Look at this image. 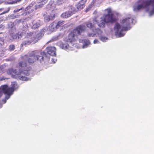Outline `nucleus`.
Returning a JSON list of instances; mask_svg holds the SVG:
<instances>
[{"mask_svg":"<svg viewBox=\"0 0 154 154\" xmlns=\"http://www.w3.org/2000/svg\"><path fill=\"white\" fill-rule=\"evenodd\" d=\"M107 14H105L100 18L96 17L93 19V21L97 24L98 26L100 28L105 27V23H113L117 20V18L114 15V14L111 8H108L105 9Z\"/></svg>","mask_w":154,"mask_h":154,"instance_id":"nucleus-1","label":"nucleus"},{"mask_svg":"<svg viewBox=\"0 0 154 154\" xmlns=\"http://www.w3.org/2000/svg\"><path fill=\"white\" fill-rule=\"evenodd\" d=\"M50 58L47 56V53L44 51H34L29 54L26 59L29 65H32L36 61L42 63L48 62Z\"/></svg>","mask_w":154,"mask_h":154,"instance_id":"nucleus-2","label":"nucleus"},{"mask_svg":"<svg viewBox=\"0 0 154 154\" xmlns=\"http://www.w3.org/2000/svg\"><path fill=\"white\" fill-rule=\"evenodd\" d=\"M137 3V6L134 7V11H135L145 8L151 4L154 7V0H138Z\"/></svg>","mask_w":154,"mask_h":154,"instance_id":"nucleus-3","label":"nucleus"},{"mask_svg":"<svg viewBox=\"0 0 154 154\" xmlns=\"http://www.w3.org/2000/svg\"><path fill=\"white\" fill-rule=\"evenodd\" d=\"M7 73L8 75L15 74L17 75L20 79L22 81H26L28 80V78L23 76H21L22 74H24V72H23L20 68L18 70L12 68L9 69L7 71Z\"/></svg>","mask_w":154,"mask_h":154,"instance_id":"nucleus-4","label":"nucleus"},{"mask_svg":"<svg viewBox=\"0 0 154 154\" xmlns=\"http://www.w3.org/2000/svg\"><path fill=\"white\" fill-rule=\"evenodd\" d=\"M26 60H22L20 61L18 63V67L23 72L24 74L26 75H29V73L28 72L31 69V67L29 64L27 63Z\"/></svg>","mask_w":154,"mask_h":154,"instance_id":"nucleus-5","label":"nucleus"},{"mask_svg":"<svg viewBox=\"0 0 154 154\" xmlns=\"http://www.w3.org/2000/svg\"><path fill=\"white\" fill-rule=\"evenodd\" d=\"M2 92L6 94L5 99L6 100L10 98V96L13 94L14 90V87L12 86L8 87L7 85H4L1 86Z\"/></svg>","mask_w":154,"mask_h":154,"instance_id":"nucleus-6","label":"nucleus"},{"mask_svg":"<svg viewBox=\"0 0 154 154\" xmlns=\"http://www.w3.org/2000/svg\"><path fill=\"white\" fill-rule=\"evenodd\" d=\"M133 20L134 19L131 17L123 19L121 22L122 27L125 28V30H128L130 29V24L133 23Z\"/></svg>","mask_w":154,"mask_h":154,"instance_id":"nucleus-7","label":"nucleus"},{"mask_svg":"<svg viewBox=\"0 0 154 154\" xmlns=\"http://www.w3.org/2000/svg\"><path fill=\"white\" fill-rule=\"evenodd\" d=\"M85 25L81 24L77 26L76 28L73 30V32L75 35H81L82 32L85 30Z\"/></svg>","mask_w":154,"mask_h":154,"instance_id":"nucleus-8","label":"nucleus"},{"mask_svg":"<svg viewBox=\"0 0 154 154\" xmlns=\"http://www.w3.org/2000/svg\"><path fill=\"white\" fill-rule=\"evenodd\" d=\"M121 27V25L118 23H116V24L114 27L115 29H117L116 33H118V35L119 37H121L123 36L125 34V33L123 32L127 30H125V28L122 27L120 31L119 32V29H120Z\"/></svg>","mask_w":154,"mask_h":154,"instance_id":"nucleus-9","label":"nucleus"},{"mask_svg":"<svg viewBox=\"0 0 154 154\" xmlns=\"http://www.w3.org/2000/svg\"><path fill=\"white\" fill-rule=\"evenodd\" d=\"M93 33H89L87 35L88 37H94L95 35H101L102 33V31L99 28H96L95 30L92 31Z\"/></svg>","mask_w":154,"mask_h":154,"instance_id":"nucleus-10","label":"nucleus"},{"mask_svg":"<svg viewBox=\"0 0 154 154\" xmlns=\"http://www.w3.org/2000/svg\"><path fill=\"white\" fill-rule=\"evenodd\" d=\"M48 54L52 56L56 55V48L54 47L50 46L46 48Z\"/></svg>","mask_w":154,"mask_h":154,"instance_id":"nucleus-11","label":"nucleus"},{"mask_svg":"<svg viewBox=\"0 0 154 154\" xmlns=\"http://www.w3.org/2000/svg\"><path fill=\"white\" fill-rule=\"evenodd\" d=\"M86 2V0H81L75 5L79 11L81 10L85 7V4Z\"/></svg>","mask_w":154,"mask_h":154,"instance_id":"nucleus-12","label":"nucleus"},{"mask_svg":"<svg viewBox=\"0 0 154 154\" xmlns=\"http://www.w3.org/2000/svg\"><path fill=\"white\" fill-rule=\"evenodd\" d=\"M75 34L73 31H72L70 32L68 38L67 39V42H72L75 41V37H77V36L75 35Z\"/></svg>","mask_w":154,"mask_h":154,"instance_id":"nucleus-13","label":"nucleus"},{"mask_svg":"<svg viewBox=\"0 0 154 154\" xmlns=\"http://www.w3.org/2000/svg\"><path fill=\"white\" fill-rule=\"evenodd\" d=\"M86 26L87 28L92 31H94L97 28L96 27L94 23H93L91 21H88L85 23Z\"/></svg>","mask_w":154,"mask_h":154,"instance_id":"nucleus-14","label":"nucleus"},{"mask_svg":"<svg viewBox=\"0 0 154 154\" xmlns=\"http://www.w3.org/2000/svg\"><path fill=\"white\" fill-rule=\"evenodd\" d=\"M55 15L54 14H50V15L45 14L44 17L45 21L48 22L50 20H52L55 17Z\"/></svg>","mask_w":154,"mask_h":154,"instance_id":"nucleus-15","label":"nucleus"},{"mask_svg":"<svg viewBox=\"0 0 154 154\" xmlns=\"http://www.w3.org/2000/svg\"><path fill=\"white\" fill-rule=\"evenodd\" d=\"M72 14V13L71 11H67L61 14V17L63 18H67L71 17Z\"/></svg>","mask_w":154,"mask_h":154,"instance_id":"nucleus-16","label":"nucleus"},{"mask_svg":"<svg viewBox=\"0 0 154 154\" xmlns=\"http://www.w3.org/2000/svg\"><path fill=\"white\" fill-rule=\"evenodd\" d=\"M65 23V21L63 20H60L55 25V28L56 29H57L60 27L62 26L63 25H64Z\"/></svg>","mask_w":154,"mask_h":154,"instance_id":"nucleus-17","label":"nucleus"},{"mask_svg":"<svg viewBox=\"0 0 154 154\" xmlns=\"http://www.w3.org/2000/svg\"><path fill=\"white\" fill-rule=\"evenodd\" d=\"M55 24L54 22L51 23L49 26L48 29L50 32H53L55 30Z\"/></svg>","mask_w":154,"mask_h":154,"instance_id":"nucleus-18","label":"nucleus"},{"mask_svg":"<svg viewBox=\"0 0 154 154\" xmlns=\"http://www.w3.org/2000/svg\"><path fill=\"white\" fill-rule=\"evenodd\" d=\"M32 42L31 40H30L24 41L22 42V44H21V45L22 46H26L27 45H30Z\"/></svg>","mask_w":154,"mask_h":154,"instance_id":"nucleus-19","label":"nucleus"},{"mask_svg":"<svg viewBox=\"0 0 154 154\" xmlns=\"http://www.w3.org/2000/svg\"><path fill=\"white\" fill-rule=\"evenodd\" d=\"M9 36L10 37V40L12 41H13L17 38L16 35L13 32H10Z\"/></svg>","mask_w":154,"mask_h":154,"instance_id":"nucleus-20","label":"nucleus"},{"mask_svg":"<svg viewBox=\"0 0 154 154\" xmlns=\"http://www.w3.org/2000/svg\"><path fill=\"white\" fill-rule=\"evenodd\" d=\"M47 0H42L39 4L37 6V8H42L47 2Z\"/></svg>","mask_w":154,"mask_h":154,"instance_id":"nucleus-21","label":"nucleus"},{"mask_svg":"<svg viewBox=\"0 0 154 154\" xmlns=\"http://www.w3.org/2000/svg\"><path fill=\"white\" fill-rule=\"evenodd\" d=\"M21 0H8L7 3L9 4H13L19 2Z\"/></svg>","mask_w":154,"mask_h":154,"instance_id":"nucleus-22","label":"nucleus"},{"mask_svg":"<svg viewBox=\"0 0 154 154\" xmlns=\"http://www.w3.org/2000/svg\"><path fill=\"white\" fill-rule=\"evenodd\" d=\"M61 46L62 47V49H67L69 48V45L66 43L62 44L61 45Z\"/></svg>","mask_w":154,"mask_h":154,"instance_id":"nucleus-23","label":"nucleus"},{"mask_svg":"<svg viewBox=\"0 0 154 154\" xmlns=\"http://www.w3.org/2000/svg\"><path fill=\"white\" fill-rule=\"evenodd\" d=\"M77 8H76V6L75 5L74 7H72L71 8V11H71L72 13V14H75L76 12L78 11V10H77Z\"/></svg>","mask_w":154,"mask_h":154,"instance_id":"nucleus-24","label":"nucleus"},{"mask_svg":"<svg viewBox=\"0 0 154 154\" xmlns=\"http://www.w3.org/2000/svg\"><path fill=\"white\" fill-rule=\"evenodd\" d=\"M40 25V24L39 22H37L33 24V27L34 29L38 28Z\"/></svg>","mask_w":154,"mask_h":154,"instance_id":"nucleus-25","label":"nucleus"},{"mask_svg":"<svg viewBox=\"0 0 154 154\" xmlns=\"http://www.w3.org/2000/svg\"><path fill=\"white\" fill-rule=\"evenodd\" d=\"M15 49V46L14 45H10L8 48V50L10 51H13Z\"/></svg>","mask_w":154,"mask_h":154,"instance_id":"nucleus-26","label":"nucleus"},{"mask_svg":"<svg viewBox=\"0 0 154 154\" xmlns=\"http://www.w3.org/2000/svg\"><path fill=\"white\" fill-rule=\"evenodd\" d=\"M32 42H33V44H35L37 42L38 40L37 39V38L36 36L33 38L31 40Z\"/></svg>","mask_w":154,"mask_h":154,"instance_id":"nucleus-27","label":"nucleus"},{"mask_svg":"<svg viewBox=\"0 0 154 154\" xmlns=\"http://www.w3.org/2000/svg\"><path fill=\"white\" fill-rule=\"evenodd\" d=\"M65 0H57V3L59 5L62 4L64 3Z\"/></svg>","mask_w":154,"mask_h":154,"instance_id":"nucleus-28","label":"nucleus"},{"mask_svg":"<svg viewBox=\"0 0 154 154\" xmlns=\"http://www.w3.org/2000/svg\"><path fill=\"white\" fill-rule=\"evenodd\" d=\"M100 39L101 41L105 42L106 40H107V38L104 36H101L100 37Z\"/></svg>","mask_w":154,"mask_h":154,"instance_id":"nucleus-29","label":"nucleus"},{"mask_svg":"<svg viewBox=\"0 0 154 154\" xmlns=\"http://www.w3.org/2000/svg\"><path fill=\"white\" fill-rule=\"evenodd\" d=\"M36 36L37 38V39L39 40H40L42 38V34L40 33L37 34Z\"/></svg>","mask_w":154,"mask_h":154,"instance_id":"nucleus-30","label":"nucleus"},{"mask_svg":"<svg viewBox=\"0 0 154 154\" xmlns=\"http://www.w3.org/2000/svg\"><path fill=\"white\" fill-rule=\"evenodd\" d=\"M24 8H21L20 9H17L14 10V13H17L19 12L20 10H22Z\"/></svg>","mask_w":154,"mask_h":154,"instance_id":"nucleus-31","label":"nucleus"},{"mask_svg":"<svg viewBox=\"0 0 154 154\" xmlns=\"http://www.w3.org/2000/svg\"><path fill=\"white\" fill-rule=\"evenodd\" d=\"M10 8H8L7 9V10L6 11H4L3 12H2V13L1 14H5L6 13H7L9 12V11H10Z\"/></svg>","mask_w":154,"mask_h":154,"instance_id":"nucleus-32","label":"nucleus"},{"mask_svg":"<svg viewBox=\"0 0 154 154\" xmlns=\"http://www.w3.org/2000/svg\"><path fill=\"white\" fill-rule=\"evenodd\" d=\"M33 33L32 32H30L29 33H27V35H26V36L28 38L30 36H32V35L33 34Z\"/></svg>","mask_w":154,"mask_h":154,"instance_id":"nucleus-33","label":"nucleus"},{"mask_svg":"<svg viewBox=\"0 0 154 154\" xmlns=\"http://www.w3.org/2000/svg\"><path fill=\"white\" fill-rule=\"evenodd\" d=\"M98 42V41L97 40V39H95L94 41V44H96Z\"/></svg>","mask_w":154,"mask_h":154,"instance_id":"nucleus-34","label":"nucleus"},{"mask_svg":"<svg viewBox=\"0 0 154 154\" xmlns=\"http://www.w3.org/2000/svg\"><path fill=\"white\" fill-rule=\"evenodd\" d=\"M4 26L2 24H0V29L2 28H4Z\"/></svg>","mask_w":154,"mask_h":154,"instance_id":"nucleus-35","label":"nucleus"},{"mask_svg":"<svg viewBox=\"0 0 154 154\" xmlns=\"http://www.w3.org/2000/svg\"><path fill=\"white\" fill-rule=\"evenodd\" d=\"M0 70H2V68L1 66H0Z\"/></svg>","mask_w":154,"mask_h":154,"instance_id":"nucleus-36","label":"nucleus"},{"mask_svg":"<svg viewBox=\"0 0 154 154\" xmlns=\"http://www.w3.org/2000/svg\"><path fill=\"white\" fill-rule=\"evenodd\" d=\"M3 9V8H0V11H1Z\"/></svg>","mask_w":154,"mask_h":154,"instance_id":"nucleus-37","label":"nucleus"},{"mask_svg":"<svg viewBox=\"0 0 154 154\" xmlns=\"http://www.w3.org/2000/svg\"><path fill=\"white\" fill-rule=\"evenodd\" d=\"M88 11V9H86L85 10V12H87Z\"/></svg>","mask_w":154,"mask_h":154,"instance_id":"nucleus-38","label":"nucleus"},{"mask_svg":"<svg viewBox=\"0 0 154 154\" xmlns=\"http://www.w3.org/2000/svg\"><path fill=\"white\" fill-rule=\"evenodd\" d=\"M3 101H4V103H5L6 102V100H4Z\"/></svg>","mask_w":154,"mask_h":154,"instance_id":"nucleus-39","label":"nucleus"},{"mask_svg":"<svg viewBox=\"0 0 154 154\" xmlns=\"http://www.w3.org/2000/svg\"><path fill=\"white\" fill-rule=\"evenodd\" d=\"M152 12H154V9H153L152 11Z\"/></svg>","mask_w":154,"mask_h":154,"instance_id":"nucleus-40","label":"nucleus"},{"mask_svg":"<svg viewBox=\"0 0 154 154\" xmlns=\"http://www.w3.org/2000/svg\"><path fill=\"white\" fill-rule=\"evenodd\" d=\"M3 79V78H2V79H1V80H3V79Z\"/></svg>","mask_w":154,"mask_h":154,"instance_id":"nucleus-41","label":"nucleus"},{"mask_svg":"<svg viewBox=\"0 0 154 154\" xmlns=\"http://www.w3.org/2000/svg\"><path fill=\"white\" fill-rule=\"evenodd\" d=\"M3 79V78H2V79H1V80H3V79Z\"/></svg>","mask_w":154,"mask_h":154,"instance_id":"nucleus-42","label":"nucleus"}]
</instances>
